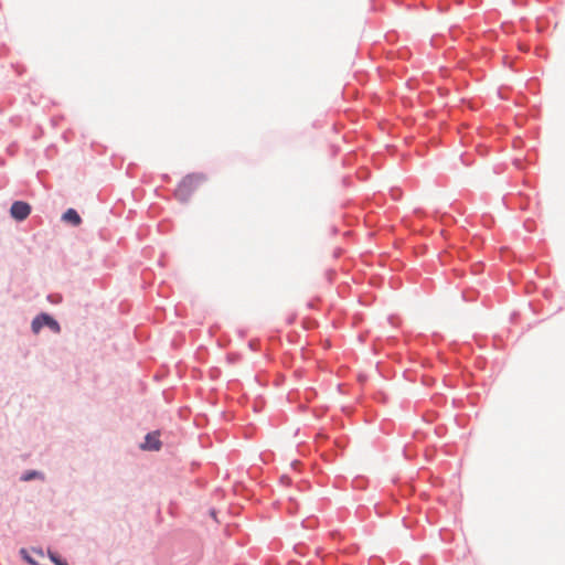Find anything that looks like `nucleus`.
I'll return each instance as SVG.
<instances>
[{
  "mask_svg": "<svg viewBox=\"0 0 565 565\" xmlns=\"http://www.w3.org/2000/svg\"><path fill=\"white\" fill-rule=\"evenodd\" d=\"M205 178L200 173H192L185 175L178 184L174 196L180 202H188L194 191L204 182Z\"/></svg>",
  "mask_w": 565,
  "mask_h": 565,
  "instance_id": "nucleus-1",
  "label": "nucleus"
},
{
  "mask_svg": "<svg viewBox=\"0 0 565 565\" xmlns=\"http://www.w3.org/2000/svg\"><path fill=\"white\" fill-rule=\"evenodd\" d=\"M44 326L49 327L56 333H58L61 330L57 321H55L51 316H49L46 313H41L38 317H35L32 321L31 328H32V331L35 334H38Z\"/></svg>",
  "mask_w": 565,
  "mask_h": 565,
  "instance_id": "nucleus-2",
  "label": "nucleus"
},
{
  "mask_svg": "<svg viewBox=\"0 0 565 565\" xmlns=\"http://www.w3.org/2000/svg\"><path fill=\"white\" fill-rule=\"evenodd\" d=\"M31 212V206L23 201H15L10 209L11 216L17 221L25 220Z\"/></svg>",
  "mask_w": 565,
  "mask_h": 565,
  "instance_id": "nucleus-3",
  "label": "nucleus"
},
{
  "mask_svg": "<svg viewBox=\"0 0 565 565\" xmlns=\"http://www.w3.org/2000/svg\"><path fill=\"white\" fill-rule=\"evenodd\" d=\"M160 447H161V443L159 440V436L157 433H151L146 436L145 444L142 445L143 449L159 450Z\"/></svg>",
  "mask_w": 565,
  "mask_h": 565,
  "instance_id": "nucleus-4",
  "label": "nucleus"
},
{
  "mask_svg": "<svg viewBox=\"0 0 565 565\" xmlns=\"http://www.w3.org/2000/svg\"><path fill=\"white\" fill-rule=\"evenodd\" d=\"M63 220L65 222H68V223H72L73 225H79L81 222H82V218L81 216L78 215V213L74 210V209H68L64 214H63Z\"/></svg>",
  "mask_w": 565,
  "mask_h": 565,
  "instance_id": "nucleus-5",
  "label": "nucleus"
},
{
  "mask_svg": "<svg viewBox=\"0 0 565 565\" xmlns=\"http://www.w3.org/2000/svg\"><path fill=\"white\" fill-rule=\"evenodd\" d=\"M38 476H40V473H39V472H36V471H31V472L25 473V475L22 477V480H24V481H29V480H32V479L36 478Z\"/></svg>",
  "mask_w": 565,
  "mask_h": 565,
  "instance_id": "nucleus-6",
  "label": "nucleus"
},
{
  "mask_svg": "<svg viewBox=\"0 0 565 565\" xmlns=\"http://www.w3.org/2000/svg\"><path fill=\"white\" fill-rule=\"evenodd\" d=\"M25 558L31 565H36L35 561H33L31 557L26 556Z\"/></svg>",
  "mask_w": 565,
  "mask_h": 565,
  "instance_id": "nucleus-7",
  "label": "nucleus"
},
{
  "mask_svg": "<svg viewBox=\"0 0 565 565\" xmlns=\"http://www.w3.org/2000/svg\"><path fill=\"white\" fill-rule=\"evenodd\" d=\"M53 561H54L57 565H66V564H64V563H60V562L55 561V558H53Z\"/></svg>",
  "mask_w": 565,
  "mask_h": 565,
  "instance_id": "nucleus-8",
  "label": "nucleus"
}]
</instances>
